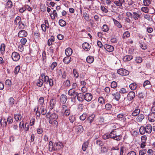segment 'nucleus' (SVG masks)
<instances>
[{"label": "nucleus", "instance_id": "nucleus-1", "mask_svg": "<svg viewBox=\"0 0 155 155\" xmlns=\"http://www.w3.org/2000/svg\"><path fill=\"white\" fill-rule=\"evenodd\" d=\"M63 147V145L61 142H55L53 144L52 142L51 141H50L49 144V150L50 151H58L61 150Z\"/></svg>", "mask_w": 155, "mask_h": 155}, {"label": "nucleus", "instance_id": "nucleus-2", "mask_svg": "<svg viewBox=\"0 0 155 155\" xmlns=\"http://www.w3.org/2000/svg\"><path fill=\"white\" fill-rule=\"evenodd\" d=\"M109 135L110 138L117 140H120L121 139L122 136L120 135H117L116 132L114 130L112 131Z\"/></svg>", "mask_w": 155, "mask_h": 155}, {"label": "nucleus", "instance_id": "nucleus-3", "mask_svg": "<svg viewBox=\"0 0 155 155\" xmlns=\"http://www.w3.org/2000/svg\"><path fill=\"white\" fill-rule=\"evenodd\" d=\"M61 112L62 114L65 116H67L69 115L70 111L69 109H68L67 107L64 105L62 106Z\"/></svg>", "mask_w": 155, "mask_h": 155}, {"label": "nucleus", "instance_id": "nucleus-4", "mask_svg": "<svg viewBox=\"0 0 155 155\" xmlns=\"http://www.w3.org/2000/svg\"><path fill=\"white\" fill-rule=\"evenodd\" d=\"M12 58L13 61H17L20 59V56L18 53L14 51L12 53Z\"/></svg>", "mask_w": 155, "mask_h": 155}, {"label": "nucleus", "instance_id": "nucleus-5", "mask_svg": "<svg viewBox=\"0 0 155 155\" xmlns=\"http://www.w3.org/2000/svg\"><path fill=\"white\" fill-rule=\"evenodd\" d=\"M117 73L121 75H127L129 74V71L123 68H121L117 70Z\"/></svg>", "mask_w": 155, "mask_h": 155}, {"label": "nucleus", "instance_id": "nucleus-6", "mask_svg": "<svg viewBox=\"0 0 155 155\" xmlns=\"http://www.w3.org/2000/svg\"><path fill=\"white\" fill-rule=\"evenodd\" d=\"M45 83L48 84H49L50 86H52L53 84V81L51 79H49V77L46 75L44 77Z\"/></svg>", "mask_w": 155, "mask_h": 155}, {"label": "nucleus", "instance_id": "nucleus-7", "mask_svg": "<svg viewBox=\"0 0 155 155\" xmlns=\"http://www.w3.org/2000/svg\"><path fill=\"white\" fill-rule=\"evenodd\" d=\"M125 3V0H117L114 2V4L120 8H122V5Z\"/></svg>", "mask_w": 155, "mask_h": 155}, {"label": "nucleus", "instance_id": "nucleus-8", "mask_svg": "<svg viewBox=\"0 0 155 155\" xmlns=\"http://www.w3.org/2000/svg\"><path fill=\"white\" fill-rule=\"evenodd\" d=\"M84 99L87 102L91 101L93 97L92 95L90 93H87L84 95Z\"/></svg>", "mask_w": 155, "mask_h": 155}, {"label": "nucleus", "instance_id": "nucleus-9", "mask_svg": "<svg viewBox=\"0 0 155 155\" xmlns=\"http://www.w3.org/2000/svg\"><path fill=\"white\" fill-rule=\"evenodd\" d=\"M104 49L109 52H112L114 49V47L109 45L105 44L104 45Z\"/></svg>", "mask_w": 155, "mask_h": 155}, {"label": "nucleus", "instance_id": "nucleus-10", "mask_svg": "<svg viewBox=\"0 0 155 155\" xmlns=\"http://www.w3.org/2000/svg\"><path fill=\"white\" fill-rule=\"evenodd\" d=\"M27 32L24 30H21L18 34V36L20 38H24L27 36Z\"/></svg>", "mask_w": 155, "mask_h": 155}, {"label": "nucleus", "instance_id": "nucleus-11", "mask_svg": "<svg viewBox=\"0 0 155 155\" xmlns=\"http://www.w3.org/2000/svg\"><path fill=\"white\" fill-rule=\"evenodd\" d=\"M140 11H137L136 12H133V15L132 18L135 20L138 19V18H140L141 15H140Z\"/></svg>", "mask_w": 155, "mask_h": 155}, {"label": "nucleus", "instance_id": "nucleus-12", "mask_svg": "<svg viewBox=\"0 0 155 155\" xmlns=\"http://www.w3.org/2000/svg\"><path fill=\"white\" fill-rule=\"evenodd\" d=\"M50 124H51L55 128H57L58 127V123L55 120L49 119L48 121Z\"/></svg>", "mask_w": 155, "mask_h": 155}, {"label": "nucleus", "instance_id": "nucleus-13", "mask_svg": "<svg viewBox=\"0 0 155 155\" xmlns=\"http://www.w3.org/2000/svg\"><path fill=\"white\" fill-rule=\"evenodd\" d=\"M82 46L83 49L86 51H89L91 47L89 43L86 42L84 43L82 45Z\"/></svg>", "mask_w": 155, "mask_h": 155}, {"label": "nucleus", "instance_id": "nucleus-14", "mask_svg": "<svg viewBox=\"0 0 155 155\" xmlns=\"http://www.w3.org/2000/svg\"><path fill=\"white\" fill-rule=\"evenodd\" d=\"M135 96V93L134 91H130L127 95L128 99L129 101L132 100L134 97Z\"/></svg>", "mask_w": 155, "mask_h": 155}, {"label": "nucleus", "instance_id": "nucleus-15", "mask_svg": "<svg viewBox=\"0 0 155 155\" xmlns=\"http://www.w3.org/2000/svg\"><path fill=\"white\" fill-rule=\"evenodd\" d=\"M148 118L150 121L154 122L155 121V114L152 113L151 114H149L148 116Z\"/></svg>", "mask_w": 155, "mask_h": 155}, {"label": "nucleus", "instance_id": "nucleus-16", "mask_svg": "<svg viewBox=\"0 0 155 155\" xmlns=\"http://www.w3.org/2000/svg\"><path fill=\"white\" fill-rule=\"evenodd\" d=\"M67 99V97L66 95L62 94L60 98V101L64 104L65 103Z\"/></svg>", "mask_w": 155, "mask_h": 155}, {"label": "nucleus", "instance_id": "nucleus-17", "mask_svg": "<svg viewBox=\"0 0 155 155\" xmlns=\"http://www.w3.org/2000/svg\"><path fill=\"white\" fill-rule=\"evenodd\" d=\"M71 61V58L69 56H67L65 57L63 59V61L64 63L68 64L70 63Z\"/></svg>", "mask_w": 155, "mask_h": 155}, {"label": "nucleus", "instance_id": "nucleus-18", "mask_svg": "<svg viewBox=\"0 0 155 155\" xmlns=\"http://www.w3.org/2000/svg\"><path fill=\"white\" fill-rule=\"evenodd\" d=\"M0 124L2 126L6 128L7 125V120L5 118H2L0 120Z\"/></svg>", "mask_w": 155, "mask_h": 155}, {"label": "nucleus", "instance_id": "nucleus-19", "mask_svg": "<svg viewBox=\"0 0 155 155\" xmlns=\"http://www.w3.org/2000/svg\"><path fill=\"white\" fill-rule=\"evenodd\" d=\"M145 128L146 130V132L148 134L150 133L152 130V127L151 125L150 124L146 125Z\"/></svg>", "mask_w": 155, "mask_h": 155}, {"label": "nucleus", "instance_id": "nucleus-20", "mask_svg": "<svg viewBox=\"0 0 155 155\" xmlns=\"http://www.w3.org/2000/svg\"><path fill=\"white\" fill-rule=\"evenodd\" d=\"M140 112V110L137 107H136L132 114V115L133 116H136L138 115Z\"/></svg>", "mask_w": 155, "mask_h": 155}, {"label": "nucleus", "instance_id": "nucleus-21", "mask_svg": "<svg viewBox=\"0 0 155 155\" xmlns=\"http://www.w3.org/2000/svg\"><path fill=\"white\" fill-rule=\"evenodd\" d=\"M95 116L94 115H92L89 116L87 120H86V123L87 124H89L91 123L93 121Z\"/></svg>", "mask_w": 155, "mask_h": 155}, {"label": "nucleus", "instance_id": "nucleus-22", "mask_svg": "<svg viewBox=\"0 0 155 155\" xmlns=\"http://www.w3.org/2000/svg\"><path fill=\"white\" fill-rule=\"evenodd\" d=\"M68 94L69 95L71 96H74L75 95L76 96L78 94V93L75 91L73 88H72L69 90Z\"/></svg>", "mask_w": 155, "mask_h": 155}, {"label": "nucleus", "instance_id": "nucleus-23", "mask_svg": "<svg viewBox=\"0 0 155 155\" xmlns=\"http://www.w3.org/2000/svg\"><path fill=\"white\" fill-rule=\"evenodd\" d=\"M56 104L55 100L52 99L50 102V109L52 110Z\"/></svg>", "mask_w": 155, "mask_h": 155}, {"label": "nucleus", "instance_id": "nucleus-24", "mask_svg": "<svg viewBox=\"0 0 155 155\" xmlns=\"http://www.w3.org/2000/svg\"><path fill=\"white\" fill-rule=\"evenodd\" d=\"M72 53V49L68 48H66L65 50V54L67 56H70Z\"/></svg>", "mask_w": 155, "mask_h": 155}, {"label": "nucleus", "instance_id": "nucleus-25", "mask_svg": "<svg viewBox=\"0 0 155 155\" xmlns=\"http://www.w3.org/2000/svg\"><path fill=\"white\" fill-rule=\"evenodd\" d=\"M133 58V57L132 55H126L123 58V59L125 61H127L131 60Z\"/></svg>", "mask_w": 155, "mask_h": 155}, {"label": "nucleus", "instance_id": "nucleus-26", "mask_svg": "<svg viewBox=\"0 0 155 155\" xmlns=\"http://www.w3.org/2000/svg\"><path fill=\"white\" fill-rule=\"evenodd\" d=\"M75 97H77L78 100L80 102H83L84 101V97L83 98L84 95L82 96L80 94H79L78 93L76 95Z\"/></svg>", "mask_w": 155, "mask_h": 155}, {"label": "nucleus", "instance_id": "nucleus-27", "mask_svg": "<svg viewBox=\"0 0 155 155\" xmlns=\"http://www.w3.org/2000/svg\"><path fill=\"white\" fill-rule=\"evenodd\" d=\"M89 141L88 140L85 142L83 144L82 148L84 151H85L87 148L89 144Z\"/></svg>", "mask_w": 155, "mask_h": 155}, {"label": "nucleus", "instance_id": "nucleus-28", "mask_svg": "<svg viewBox=\"0 0 155 155\" xmlns=\"http://www.w3.org/2000/svg\"><path fill=\"white\" fill-rule=\"evenodd\" d=\"M112 95L114 97V98L117 101H119L120 98V93L118 92L113 94Z\"/></svg>", "mask_w": 155, "mask_h": 155}, {"label": "nucleus", "instance_id": "nucleus-29", "mask_svg": "<svg viewBox=\"0 0 155 155\" xmlns=\"http://www.w3.org/2000/svg\"><path fill=\"white\" fill-rule=\"evenodd\" d=\"M144 116L143 114H140L136 118V120L138 122H141L144 118Z\"/></svg>", "mask_w": 155, "mask_h": 155}, {"label": "nucleus", "instance_id": "nucleus-30", "mask_svg": "<svg viewBox=\"0 0 155 155\" xmlns=\"http://www.w3.org/2000/svg\"><path fill=\"white\" fill-rule=\"evenodd\" d=\"M77 132L78 133H82L84 131V128L82 126L79 125L77 127Z\"/></svg>", "mask_w": 155, "mask_h": 155}, {"label": "nucleus", "instance_id": "nucleus-31", "mask_svg": "<svg viewBox=\"0 0 155 155\" xmlns=\"http://www.w3.org/2000/svg\"><path fill=\"white\" fill-rule=\"evenodd\" d=\"M109 27L106 24H104L101 27L102 30L104 32L108 31L109 30Z\"/></svg>", "mask_w": 155, "mask_h": 155}, {"label": "nucleus", "instance_id": "nucleus-32", "mask_svg": "<svg viewBox=\"0 0 155 155\" xmlns=\"http://www.w3.org/2000/svg\"><path fill=\"white\" fill-rule=\"evenodd\" d=\"M113 21L114 24L118 28H120L122 27V25L118 21L114 19H113Z\"/></svg>", "mask_w": 155, "mask_h": 155}, {"label": "nucleus", "instance_id": "nucleus-33", "mask_svg": "<svg viewBox=\"0 0 155 155\" xmlns=\"http://www.w3.org/2000/svg\"><path fill=\"white\" fill-rule=\"evenodd\" d=\"M94 61V58L93 57L91 56H88L86 58V61L88 63L91 64Z\"/></svg>", "mask_w": 155, "mask_h": 155}, {"label": "nucleus", "instance_id": "nucleus-34", "mask_svg": "<svg viewBox=\"0 0 155 155\" xmlns=\"http://www.w3.org/2000/svg\"><path fill=\"white\" fill-rule=\"evenodd\" d=\"M5 48V45L4 43L2 44L1 45L0 50L2 54L4 53Z\"/></svg>", "mask_w": 155, "mask_h": 155}, {"label": "nucleus", "instance_id": "nucleus-35", "mask_svg": "<svg viewBox=\"0 0 155 155\" xmlns=\"http://www.w3.org/2000/svg\"><path fill=\"white\" fill-rule=\"evenodd\" d=\"M58 118V115L56 114L55 113H53L51 114V117L49 119L52 120H56Z\"/></svg>", "mask_w": 155, "mask_h": 155}, {"label": "nucleus", "instance_id": "nucleus-36", "mask_svg": "<svg viewBox=\"0 0 155 155\" xmlns=\"http://www.w3.org/2000/svg\"><path fill=\"white\" fill-rule=\"evenodd\" d=\"M14 117L16 121L20 120L21 118V116L20 114H16L14 115Z\"/></svg>", "mask_w": 155, "mask_h": 155}, {"label": "nucleus", "instance_id": "nucleus-37", "mask_svg": "<svg viewBox=\"0 0 155 155\" xmlns=\"http://www.w3.org/2000/svg\"><path fill=\"white\" fill-rule=\"evenodd\" d=\"M139 131L140 134L142 135L143 134L146 132L145 127L143 126L141 127L139 130Z\"/></svg>", "mask_w": 155, "mask_h": 155}, {"label": "nucleus", "instance_id": "nucleus-38", "mask_svg": "<svg viewBox=\"0 0 155 155\" xmlns=\"http://www.w3.org/2000/svg\"><path fill=\"white\" fill-rule=\"evenodd\" d=\"M126 89L125 88H121L119 91L120 93L122 94H125L129 91L128 89V88H126Z\"/></svg>", "mask_w": 155, "mask_h": 155}, {"label": "nucleus", "instance_id": "nucleus-39", "mask_svg": "<svg viewBox=\"0 0 155 155\" xmlns=\"http://www.w3.org/2000/svg\"><path fill=\"white\" fill-rule=\"evenodd\" d=\"M59 24L61 27L64 26L66 25V22L63 19H60L59 21Z\"/></svg>", "mask_w": 155, "mask_h": 155}, {"label": "nucleus", "instance_id": "nucleus-40", "mask_svg": "<svg viewBox=\"0 0 155 155\" xmlns=\"http://www.w3.org/2000/svg\"><path fill=\"white\" fill-rule=\"evenodd\" d=\"M130 33L128 31H125L123 34V38L124 39L127 38L130 36Z\"/></svg>", "mask_w": 155, "mask_h": 155}, {"label": "nucleus", "instance_id": "nucleus-41", "mask_svg": "<svg viewBox=\"0 0 155 155\" xmlns=\"http://www.w3.org/2000/svg\"><path fill=\"white\" fill-rule=\"evenodd\" d=\"M21 20V17L19 16H17L14 21L15 24L17 25L20 23Z\"/></svg>", "mask_w": 155, "mask_h": 155}, {"label": "nucleus", "instance_id": "nucleus-42", "mask_svg": "<svg viewBox=\"0 0 155 155\" xmlns=\"http://www.w3.org/2000/svg\"><path fill=\"white\" fill-rule=\"evenodd\" d=\"M40 110H41V114L44 115L46 114L47 113L46 110L44 107L43 106H41L40 108Z\"/></svg>", "mask_w": 155, "mask_h": 155}, {"label": "nucleus", "instance_id": "nucleus-43", "mask_svg": "<svg viewBox=\"0 0 155 155\" xmlns=\"http://www.w3.org/2000/svg\"><path fill=\"white\" fill-rule=\"evenodd\" d=\"M141 10L145 13H148L149 11V9L146 6V7H143L141 8Z\"/></svg>", "mask_w": 155, "mask_h": 155}, {"label": "nucleus", "instance_id": "nucleus-44", "mask_svg": "<svg viewBox=\"0 0 155 155\" xmlns=\"http://www.w3.org/2000/svg\"><path fill=\"white\" fill-rule=\"evenodd\" d=\"M143 3L144 5L148 6L151 3V0H143Z\"/></svg>", "mask_w": 155, "mask_h": 155}, {"label": "nucleus", "instance_id": "nucleus-45", "mask_svg": "<svg viewBox=\"0 0 155 155\" xmlns=\"http://www.w3.org/2000/svg\"><path fill=\"white\" fill-rule=\"evenodd\" d=\"M112 108V106L110 104L107 103L105 105V108L107 110H110Z\"/></svg>", "mask_w": 155, "mask_h": 155}, {"label": "nucleus", "instance_id": "nucleus-46", "mask_svg": "<svg viewBox=\"0 0 155 155\" xmlns=\"http://www.w3.org/2000/svg\"><path fill=\"white\" fill-rule=\"evenodd\" d=\"M142 61V58L140 57H137L135 59V61L137 63H141Z\"/></svg>", "mask_w": 155, "mask_h": 155}, {"label": "nucleus", "instance_id": "nucleus-47", "mask_svg": "<svg viewBox=\"0 0 155 155\" xmlns=\"http://www.w3.org/2000/svg\"><path fill=\"white\" fill-rule=\"evenodd\" d=\"M98 101L101 104H104L105 103V100H104L102 97H99L98 99Z\"/></svg>", "mask_w": 155, "mask_h": 155}, {"label": "nucleus", "instance_id": "nucleus-48", "mask_svg": "<svg viewBox=\"0 0 155 155\" xmlns=\"http://www.w3.org/2000/svg\"><path fill=\"white\" fill-rule=\"evenodd\" d=\"M20 69V66L19 65H18L16 67L14 71V72L15 74H17L18 73Z\"/></svg>", "mask_w": 155, "mask_h": 155}, {"label": "nucleus", "instance_id": "nucleus-49", "mask_svg": "<svg viewBox=\"0 0 155 155\" xmlns=\"http://www.w3.org/2000/svg\"><path fill=\"white\" fill-rule=\"evenodd\" d=\"M43 81L42 79H39L36 83L37 86L38 87H41L43 85Z\"/></svg>", "mask_w": 155, "mask_h": 155}, {"label": "nucleus", "instance_id": "nucleus-50", "mask_svg": "<svg viewBox=\"0 0 155 155\" xmlns=\"http://www.w3.org/2000/svg\"><path fill=\"white\" fill-rule=\"evenodd\" d=\"M87 116V114L86 113H84L81 115L80 117V119L82 120H84L85 119Z\"/></svg>", "mask_w": 155, "mask_h": 155}, {"label": "nucleus", "instance_id": "nucleus-51", "mask_svg": "<svg viewBox=\"0 0 155 155\" xmlns=\"http://www.w3.org/2000/svg\"><path fill=\"white\" fill-rule=\"evenodd\" d=\"M5 84L7 87H10L12 85L11 81L9 80H7L5 81Z\"/></svg>", "mask_w": 155, "mask_h": 155}, {"label": "nucleus", "instance_id": "nucleus-52", "mask_svg": "<svg viewBox=\"0 0 155 155\" xmlns=\"http://www.w3.org/2000/svg\"><path fill=\"white\" fill-rule=\"evenodd\" d=\"M147 150L146 149L140 150L139 151V155H144L146 153Z\"/></svg>", "mask_w": 155, "mask_h": 155}, {"label": "nucleus", "instance_id": "nucleus-53", "mask_svg": "<svg viewBox=\"0 0 155 155\" xmlns=\"http://www.w3.org/2000/svg\"><path fill=\"white\" fill-rule=\"evenodd\" d=\"M57 63L56 62H53L51 65L50 67L51 70H53L57 66Z\"/></svg>", "mask_w": 155, "mask_h": 155}, {"label": "nucleus", "instance_id": "nucleus-54", "mask_svg": "<svg viewBox=\"0 0 155 155\" xmlns=\"http://www.w3.org/2000/svg\"><path fill=\"white\" fill-rule=\"evenodd\" d=\"M73 73L74 76L76 78H77L79 76V73L78 71L76 69H74L73 70Z\"/></svg>", "mask_w": 155, "mask_h": 155}, {"label": "nucleus", "instance_id": "nucleus-55", "mask_svg": "<svg viewBox=\"0 0 155 155\" xmlns=\"http://www.w3.org/2000/svg\"><path fill=\"white\" fill-rule=\"evenodd\" d=\"M83 15L84 18L87 21L89 20V15L86 12L84 13L83 14Z\"/></svg>", "mask_w": 155, "mask_h": 155}, {"label": "nucleus", "instance_id": "nucleus-56", "mask_svg": "<svg viewBox=\"0 0 155 155\" xmlns=\"http://www.w3.org/2000/svg\"><path fill=\"white\" fill-rule=\"evenodd\" d=\"M12 6V1L9 0L6 3V6L8 8H11Z\"/></svg>", "mask_w": 155, "mask_h": 155}, {"label": "nucleus", "instance_id": "nucleus-57", "mask_svg": "<svg viewBox=\"0 0 155 155\" xmlns=\"http://www.w3.org/2000/svg\"><path fill=\"white\" fill-rule=\"evenodd\" d=\"M9 104L11 106H12L14 103V99L13 97H10L9 99Z\"/></svg>", "mask_w": 155, "mask_h": 155}, {"label": "nucleus", "instance_id": "nucleus-58", "mask_svg": "<svg viewBox=\"0 0 155 155\" xmlns=\"http://www.w3.org/2000/svg\"><path fill=\"white\" fill-rule=\"evenodd\" d=\"M69 119L71 123H73L75 120V117L73 115H70L69 117Z\"/></svg>", "mask_w": 155, "mask_h": 155}, {"label": "nucleus", "instance_id": "nucleus-59", "mask_svg": "<svg viewBox=\"0 0 155 155\" xmlns=\"http://www.w3.org/2000/svg\"><path fill=\"white\" fill-rule=\"evenodd\" d=\"M7 121L9 124H11L13 122V118L11 116H8L7 118Z\"/></svg>", "mask_w": 155, "mask_h": 155}, {"label": "nucleus", "instance_id": "nucleus-60", "mask_svg": "<svg viewBox=\"0 0 155 155\" xmlns=\"http://www.w3.org/2000/svg\"><path fill=\"white\" fill-rule=\"evenodd\" d=\"M44 99L43 97H41L38 101L39 104H40L41 105H42L44 103Z\"/></svg>", "mask_w": 155, "mask_h": 155}, {"label": "nucleus", "instance_id": "nucleus-61", "mask_svg": "<svg viewBox=\"0 0 155 155\" xmlns=\"http://www.w3.org/2000/svg\"><path fill=\"white\" fill-rule=\"evenodd\" d=\"M148 86V87H150V82L148 81L147 80L144 82L143 84V86L145 87L146 86Z\"/></svg>", "mask_w": 155, "mask_h": 155}, {"label": "nucleus", "instance_id": "nucleus-62", "mask_svg": "<svg viewBox=\"0 0 155 155\" xmlns=\"http://www.w3.org/2000/svg\"><path fill=\"white\" fill-rule=\"evenodd\" d=\"M27 41V39L25 38H21L20 40L21 43L23 45H25Z\"/></svg>", "mask_w": 155, "mask_h": 155}, {"label": "nucleus", "instance_id": "nucleus-63", "mask_svg": "<svg viewBox=\"0 0 155 155\" xmlns=\"http://www.w3.org/2000/svg\"><path fill=\"white\" fill-rule=\"evenodd\" d=\"M41 9L42 12H44L46 11V7L44 5H41Z\"/></svg>", "mask_w": 155, "mask_h": 155}, {"label": "nucleus", "instance_id": "nucleus-64", "mask_svg": "<svg viewBox=\"0 0 155 155\" xmlns=\"http://www.w3.org/2000/svg\"><path fill=\"white\" fill-rule=\"evenodd\" d=\"M64 85L65 87H69L70 85V81L69 80H67L64 82Z\"/></svg>", "mask_w": 155, "mask_h": 155}]
</instances>
